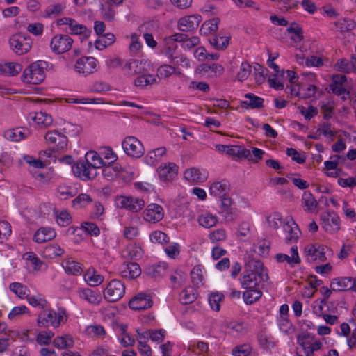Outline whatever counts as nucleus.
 <instances>
[{
	"instance_id": "1",
	"label": "nucleus",
	"mask_w": 356,
	"mask_h": 356,
	"mask_svg": "<svg viewBox=\"0 0 356 356\" xmlns=\"http://www.w3.org/2000/svg\"><path fill=\"white\" fill-rule=\"evenodd\" d=\"M268 280L267 269L259 259L245 258V270L240 279V283L243 289L259 288Z\"/></svg>"
},
{
	"instance_id": "2",
	"label": "nucleus",
	"mask_w": 356,
	"mask_h": 356,
	"mask_svg": "<svg viewBox=\"0 0 356 356\" xmlns=\"http://www.w3.org/2000/svg\"><path fill=\"white\" fill-rule=\"evenodd\" d=\"M68 315L65 307H58L56 310L50 308L44 309L38 316L37 324L41 327L57 328L62 324H65Z\"/></svg>"
},
{
	"instance_id": "3",
	"label": "nucleus",
	"mask_w": 356,
	"mask_h": 356,
	"mask_svg": "<svg viewBox=\"0 0 356 356\" xmlns=\"http://www.w3.org/2000/svg\"><path fill=\"white\" fill-rule=\"evenodd\" d=\"M47 65V62L43 60L33 63L24 70L22 76V81L31 84L42 83L45 79L44 68Z\"/></svg>"
},
{
	"instance_id": "4",
	"label": "nucleus",
	"mask_w": 356,
	"mask_h": 356,
	"mask_svg": "<svg viewBox=\"0 0 356 356\" xmlns=\"http://www.w3.org/2000/svg\"><path fill=\"white\" fill-rule=\"evenodd\" d=\"M297 342L302 348V351L297 352L298 356H314V352L323 346L320 341L307 332L300 334L297 338Z\"/></svg>"
},
{
	"instance_id": "5",
	"label": "nucleus",
	"mask_w": 356,
	"mask_h": 356,
	"mask_svg": "<svg viewBox=\"0 0 356 356\" xmlns=\"http://www.w3.org/2000/svg\"><path fill=\"white\" fill-rule=\"evenodd\" d=\"M125 293V286L118 280H112L108 282L104 291V299L110 302H115L120 300Z\"/></svg>"
},
{
	"instance_id": "6",
	"label": "nucleus",
	"mask_w": 356,
	"mask_h": 356,
	"mask_svg": "<svg viewBox=\"0 0 356 356\" xmlns=\"http://www.w3.org/2000/svg\"><path fill=\"white\" fill-rule=\"evenodd\" d=\"M32 44L33 41L31 37L22 33L13 35L9 40L11 49L18 55H22L29 51Z\"/></svg>"
},
{
	"instance_id": "7",
	"label": "nucleus",
	"mask_w": 356,
	"mask_h": 356,
	"mask_svg": "<svg viewBox=\"0 0 356 356\" xmlns=\"http://www.w3.org/2000/svg\"><path fill=\"white\" fill-rule=\"evenodd\" d=\"M122 147L127 155L132 158H140L145 153L143 143L134 136H127L122 142Z\"/></svg>"
},
{
	"instance_id": "8",
	"label": "nucleus",
	"mask_w": 356,
	"mask_h": 356,
	"mask_svg": "<svg viewBox=\"0 0 356 356\" xmlns=\"http://www.w3.org/2000/svg\"><path fill=\"white\" fill-rule=\"evenodd\" d=\"M320 220L322 228L329 234H334L340 229V218L334 211L321 213Z\"/></svg>"
},
{
	"instance_id": "9",
	"label": "nucleus",
	"mask_w": 356,
	"mask_h": 356,
	"mask_svg": "<svg viewBox=\"0 0 356 356\" xmlns=\"http://www.w3.org/2000/svg\"><path fill=\"white\" fill-rule=\"evenodd\" d=\"M328 248L318 244L310 243L307 245L304 248V254L309 261L323 262L327 259L326 251Z\"/></svg>"
},
{
	"instance_id": "10",
	"label": "nucleus",
	"mask_w": 356,
	"mask_h": 356,
	"mask_svg": "<svg viewBox=\"0 0 356 356\" xmlns=\"http://www.w3.org/2000/svg\"><path fill=\"white\" fill-rule=\"evenodd\" d=\"M74 175L83 181L93 179L97 175V171L86 161H79L72 167Z\"/></svg>"
},
{
	"instance_id": "11",
	"label": "nucleus",
	"mask_w": 356,
	"mask_h": 356,
	"mask_svg": "<svg viewBox=\"0 0 356 356\" xmlns=\"http://www.w3.org/2000/svg\"><path fill=\"white\" fill-rule=\"evenodd\" d=\"M74 40L68 35L57 34L50 42L51 51L56 54H61L68 51L72 47Z\"/></svg>"
},
{
	"instance_id": "12",
	"label": "nucleus",
	"mask_w": 356,
	"mask_h": 356,
	"mask_svg": "<svg viewBox=\"0 0 356 356\" xmlns=\"http://www.w3.org/2000/svg\"><path fill=\"white\" fill-rule=\"evenodd\" d=\"M58 26H67L68 31L72 35H83L85 37L89 36L91 31L89 30L85 25L78 23L74 19L71 17H62L57 20Z\"/></svg>"
},
{
	"instance_id": "13",
	"label": "nucleus",
	"mask_w": 356,
	"mask_h": 356,
	"mask_svg": "<svg viewBox=\"0 0 356 356\" xmlns=\"http://www.w3.org/2000/svg\"><path fill=\"white\" fill-rule=\"evenodd\" d=\"M44 138L47 143L57 151L63 150L67 147V138L58 131H49Z\"/></svg>"
},
{
	"instance_id": "14",
	"label": "nucleus",
	"mask_w": 356,
	"mask_h": 356,
	"mask_svg": "<svg viewBox=\"0 0 356 356\" xmlns=\"http://www.w3.org/2000/svg\"><path fill=\"white\" fill-rule=\"evenodd\" d=\"M201 21L202 16L200 15H186L178 20L177 29L183 32H191L197 29Z\"/></svg>"
},
{
	"instance_id": "15",
	"label": "nucleus",
	"mask_w": 356,
	"mask_h": 356,
	"mask_svg": "<svg viewBox=\"0 0 356 356\" xmlns=\"http://www.w3.org/2000/svg\"><path fill=\"white\" fill-rule=\"evenodd\" d=\"M118 204L120 208L137 213L143 209L145 202L143 199L138 197L121 196L118 198Z\"/></svg>"
},
{
	"instance_id": "16",
	"label": "nucleus",
	"mask_w": 356,
	"mask_h": 356,
	"mask_svg": "<svg viewBox=\"0 0 356 356\" xmlns=\"http://www.w3.org/2000/svg\"><path fill=\"white\" fill-rule=\"evenodd\" d=\"M98 62L93 57H81L77 60L75 69L85 75L92 74L97 70Z\"/></svg>"
},
{
	"instance_id": "17",
	"label": "nucleus",
	"mask_w": 356,
	"mask_h": 356,
	"mask_svg": "<svg viewBox=\"0 0 356 356\" xmlns=\"http://www.w3.org/2000/svg\"><path fill=\"white\" fill-rule=\"evenodd\" d=\"M330 288L334 291L353 290L356 292V278L337 277L331 281Z\"/></svg>"
},
{
	"instance_id": "18",
	"label": "nucleus",
	"mask_w": 356,
	"mask_h": 356,
	"mask_svg": "<svg viewBox=\"0 0 356 356\" xmlns=\"http://www.w3.org/2000/svg\"><path fill=\"white\" fill-rule=\"evenodd\" d=\"M153 301L149 294L140 293L129 302V307L133 310H142L150 308Z\"/></svg>"
},
{
	"instance_id": "19",
	"label": "nucleus",
	"mask_w": 356,
	"mask_h": 356,
	"mask_svg": "<svg viewBox=\"0 0 356 356\" xmlns=\"http://www.w3.org/2000/svg\"><path fill=\"white\" fill-rule=\"evenodd\" d=\"M164 216L163 209L157 204H150L143 212L144 220L149 222L161 221Z\"/></svg>"
},
{
	"instance_id": "20",
	"label": "nucleus",
	"mask_w": 356,
	"mask_h": 356,
	"mask_svg": "<svg viewBox=\"0 0 356 356\" xmlns=\"http://www.w3.org/2000/svg\"><path fill=\"white\" fill-rule=\"evenodd\" d=\"M160 179L163 181H168L173 179L177 175L178 166L175 163H168L161 165L158 169Z\"/></svg>"
},
{
	"instance_id": "21",
	"label": "nucleus",
	"mask_w": 356,
	"mask_h": 356,
	"mask_svg": "<svg viewBox=\"0 0 356 356\" xmlns=\"http://www.w3.org/2000/svg\"><path fill=\"white\" fill-rule=\"evenodd\" d=\"M145 66L146 63L144 60H130L125 63L122 69L127 75L135 76L145 73Z\"/></svg>"
},
{
	"instance_id": "22",
	"label": "nucleus",
	"mask_w": 356,
	"mask_h": 356,
	"mask_svg": "<svg viewBox=\"0 0 356 356\" xmlns=\"http://www.w3.org/2000/svg\"><path fill=\"white\" fill-rule=\"evenodd\" d=\"M178 45L170 36L165 38L160 44V53L170 60L177 54Z\"/></svg>"
},
{
	"instance_id": "23",
	"label": "nucleus",
	"mask_w": 356,
	"mask_h": 356,
	"mask_svg": "<svg viewBox=\"0 0 356 356\" xmlns=\"http://www.w3.org/2000/svg\"><path fill=\"white\" fill-rule=\"evenodd\" d=\"M290 251L291 253V256L284 253H277L275 256V259L278 263L286 262L291 267H293L295 264H299L301 262V259L299 257L297 246H292Z\"/></svg>"
},
{
	"instance_id": "24",
	"label": "nucleus",
	"mask_w": 356,
	"mask_h": 356,
	"mask_svg": "<svg viewBox=\"0 0 356 356\" xmlns=\"http://www.w3.org/2000/svg\"><path fill=\"white\" fill-rule=\"evenodd\" d=\"M221 213L226 221H233L236 218L237 209L232 207V200L225 196L221 197Z\"/></svg>"
},
{
	"instance_id": "25",
	"label": "nucleus",
	"mask_w": 356,
	"mask_h": 356,
	"mask_svg": "<svg viewBox=\"0 0 356 356\" xmlns=\"http://www.w3.org/2000/svg\"><path fill=\"white\" fill-rule=\"evenodd\" d=\"M77 293L81 299L92 305H99L102 300V297L98 291H93L89 288L79 289Z\"/></svg>"
},
{
	"instance_id": "26",
	"label": "nucleus",
	"mask_w": 356,
	"mask_h": 356,
	"mask_svg": "<svg viewBox=\"0 0 356 356\" xmlns=\"http://www.w3.org/2000/svg\"><path fill=\"white\" fill-rule=\"evenodd\" d=\"M141 269L140 266L135 262L124 263L121 266L120 275L122 277L131 280L140 276Z\"/></svg>"
},
{
	"instance_id": "27",
	"label": "nucleus",
	"mask_w": 356,
	"mask_h": 356,
	"mask_svg": "<svg viewBox=\"0 0 356 356\" xmlns=\"http://www.w3.org/2000/svg\"><path fill=\"white\" fill-rule=\"evenodd\" d=\"M56 232L54 228L42 227L39 228L33 235V240L35 243H42L54 239Z\"/></svg>"
},
{
	"instance_id": "28",
	"label": "nucleus",
	"mask_w": 356,
	"mask_h": 356,
	"mask_svg": "<svg viewBox=\"0 0 356 356\" xmlns=\"http://www.w3.org/2000/svg\"><path fill=\"white\" fill-rule=\"evenodd\" d=\"M230 189L229 184L226 180L216 181L209 188V193L216 197L227 196Z\"/></svg>"
},
{
	"instance_id": "29",
	"label": "nucleus",
	"mask_w": 356,
	"mask_h": 356,
	"mask_svg": "<svg viewBox=\"0 0 356 356\" xmlns=\"http://www.w3.org/2000/svg\"><path fill=\"white\" fill-rule=\"evenodd\" d=\"M334 68L344 73L356 74V56L353 55L350 60L341 58L334 64Z\"/></svg>"
},
{
	"instance_id": "30",
	"label": "nucleus",
	"mask_w": 356,
	"mask_h": 356,
	"mask_svg": "<svg viewBox=\"0 0 356 356\" xmlns=\"http://www.w3.org/2000/svg\"><path fill=\"white\" fill-rule=\"evenodd\" d=\"M122 165L118 163H112L104 165L102 169V176L108 181H114L118 179V175H120Z\"/></svg>"
},
{
	"instance_id": "31",
	"label": "nucleus",
	"mask_w": 356,
	"mask_h": 356,
	"mask_svg": "<svg viewBox=\"0 0 356 356\" xmlns=\"http://www.w3.org/2000/svg\"><path fill=\"white\" fill-rule=\"evenodd\" d=\"M283 228L286 233V241H296L298 239L300 235V230L292 218L284 222Z\"/></svg>"
},
{
	"instance_id": "32",
	"label": "nucleus",
	"mask_w": 356,
	"mask_h": 356,
	"mask_svg": "<svg viewBox=\"0 0 356 356\" xmlns=\"http://www.w3.org/2000/svg\"><path fill=\"white\" fill-rule=\"evenodd\" d=\"M168 267V264L164 262L152 264L146 268L145 273L152 278L158 279L165 275Z\"/></svg>"
},
{
	"instance_id": "33",
	"label": "nucleus",
	"mask_w": 356,
	"mask_h": 356,
	"mask_svg": "<svg viewBox=\"0 0 356 356\" xmlns=\"http://www.w3.org/2000/svg\"><path fill=\"white\" fill-rule=\"evenodd\" d=\"M166 149L163 147H159L147 152L145 157V161L149 165H154L156 163L161 160L162 157L165 155Z\"/></svg>"
},
{
	"instance_id": "34",
	"label": "nucleus",
	"mask_w": 356,
	"mask_h": 356,
	"mask_svg": "<svg viewBox=\"0 0 356 356\" xmlns=\"http://www.w3.org/2000/svg\"><path fill=\"white\" fill-rule=\"evenodd\" d=\"M63 268L67 274L79 275L82 273L81 264L72 257L67 258L62 263Z\"/></svg>"
},
{
	"instance_id": "35",
	"label": "nucleus",
	"mask_w": 356,
	"mask_h": 356,
	"mask_svg": "<svg viewBox=\"0 0 356 356\" xmlns=\"http://www.w3.org/2000/svg\"><path fill=\"white\" fill-rule=\"evenodd\" d=\"M84 280L90 286L100 285L104 281V277L97 273L94 268H89L83 275Z\"/></svg>"
},
{
	"instance_id": "36",
	"label": "nucleus",
	"mask_w": 356,
	"mask_h": 356,
	"mask_svg": "<svg viewBox=\"0 0 356 356\" xmlns=\"http://www.w3.org/2000/svg\"><path fill=\"white\" fill-rule=\"evenodd\" d=\"M64 253V249L57 243H51L47 245L42 252L43 256L48 259H54L61 257Z\"/></svg>"
},
{
	"instance_id": "37",
	"label": "nucleus",
	"mask_w": 356,
	"mask_h": 356,
	"mask_svg": "<svg viewBox=\"0 0 356 356\" xmlns=\"http://www.w3.org/2000/svg\"><path fill=\"white\" fill-rule=\"evenodd\" d=\"M245 97L248 99L246 101H243L241 105L243 106H249L254 108H261L264 107V99L255 95L253 93H246Z\"/></svg>"
},
{
	"instance_id": "38",
	"label": "nucleus",
	"mask_w": 356,
	"mask_h": 356,
	"mask_svg": "<svg viewBox=\"0 0 356 356\" xmlns=\"http://www.w3.org/2000/svg\"><path fill=\"white\" fill-rule=\"evenodd\" d=\"M227 154L251 159V152L241 145H228Z\"/></svg>"
},
{
	"instance_id": "39",
	"label": "nucleus",
	"mask_w": 356,
	"mask_h": 356,
	"mask_svg": "<svg viewBox=\"0 0 356 356\" xmlns=\"http://www.w3.org/2000/svg\"><path fill=\"white\" fill-rule=\"evenodd\" d=\"M220 19L215 17L205 21L201 26L200 33L202 35H209L218 30Z\"/></svg>"
},
{
	"instance_id": "40",
	"label": "nucleus",
	"mask_w": 356,
	"mask_h": 356,
	"mask_svg": "<svg viewBox=\"0 0 356 356\" xmlns=\"http://www.w3.org/2000/svg\"><path fill=\"white\" fill-rule=\"evenodd\" d=\"M23 69L18 63H7L0 65V72L5 75L15 76L19 74Z\"/></svg>"
},
{
	"instance_id": "41",
	"label": "nucleus",
	"mask_w": 356,
	"mask_h": 356,
	"mask_svg": "<svg viewBox=\"0 0 356 356\" xmlns=\"http://www.w3.org/2000/svg\"><path fill=\"white\" fill-rule=\"evenodd\" d=\"M302 205L305 211L312 212L318 206V202L311 192L305 191L302 196Z\"/></svg>"
},
{
	"instance_id": "42",
	"label": "nucleus",
	"mask_w": 356,
	"mask_h": 356,
	"mask_svg": "<svg viewBox=\"0 0 356 356\" xmlns=\"http://www.w3.org/2000/svg\"><path fill=\"white\" fill-rule=\"evenodd\" d=\"M246 291L243 293V298L247 305H252L259 300L262 296V292L259 288L245 289Z\"/></svg>"
},
{
	"instance_id": "43",
	"label": "nucleus",
	"mask_w": 356,
	"mask_h": 356,
	"mask_svg": "<svg viewBox=\"0 0 356 356\" xmlns=\"http://www.w3.org/2000/svg\"><path fill=\"white\" fill-rule=\"evenodd\" d=\"M184 178L192 182H203L206 177L202 172L197 168H192L185 170L184 173Z\"/></svg>"
},
{
	"instance_id": "44",
	"label": "nucleus",
	"mask_w": 356,
	"mask_h": 356,
	"mask_svg": "<svg viewBox=\"0 0 356 356\" xmlns=\"http://www.w3.org/2000/svg\"><path fill=\"white\" fill-rule=\"evenodd\" d=\"M86 162L90 163V165L95 169H97L103 167L105 165V162L103 159L95 151H90L86 154Z\"/></svg>"
},
{
	"instance_id": "45",
	"label": "nucleus",
	"mask_w": 356,
	"mask_h": 356,
	"mask_svg": "<svg viewBox=\"0 0 356 356\" xmlns=\"http://www.w3.org/2000/svg\"><path fill=\"white\" fill-rule=\"evenodd\" d=\"M115 40V37L114 34L108 33L99 37L95 42V47L99 50H102L106 47L113 44Z\"/></svg>"
},
{
	"instance_id": "46",
	"label": "nucleus",
	"mask_w": 356,
	"mask_h": 356,
	"mask_svg": "<svg viewBox=\"0 0 356 356\" xmlns=\"http://www.w3.org/2000/svg\"><path fill=\"white\" fill-rule=\"evenodd\" d=\"M31 115L33 120L41 127H48L52 123L51 116L44 112H38Z\"/></svg>"
},
{
	"instance_id": "47",
	"label": "nucleus",
	"mask_w": 356,
	"mask_h": 356,
	"mask_svg": "<svg viewBox=\"0 0 356 356\" xmlns=\"http://www.w3.org/2000/svg\"><path fill=\"white\" fill-rule=\"evenodd\" d=\"M197 298L195 289L188 286L185 288L179 294V300L181 304L188 305L193 302Z\"/></svg>"
},
{
	"instance_id": "48",
	"label": "nucleus",
	"mask_w": 356,
	"mask_h": 356,
	"mask_svg": "<svg viewBox=\"0 0 356 356\" xmlns=\"http://www.w3.org/2000/svg\"><path fill=\"white\" fill-rule=\"evenodd\" d=\"M197 220L200 225L205 228H211L215 226L218 222L217 217L216 216L207 212L200 215Z\"/></svg>"
},
{
	"instance_id": "49",
	"label": "nucleus",
	"mask_w": 356,
	"mask_h": 356,
	"mask_svg": "<svg viewBox=\"0 0 356 356\" xmlns=\"http://www.w3.org/2000/svg\"><path fill=\"white\" fill-rule=\"evenodd\" d=\"M230 36L216 35L209 40L210 44L216 49H223L229 45Z\"/></svg>"
},
{
	"instance_id": "50",
	"label": "nucleus",
	"mask_w": 356,
	"mask_h": 356,
	"mask_svg": "<svg viewBox=\"0 0 356 356\" xmlns=\"http://www.w3.org/2000/svg\"><path fill=\"white\" fill-rule=\"evenodd\" d=\"M86 333L92 337L104 338L106 332L104 327L101 325H90L86 327Z\"/></svg>"
},
{
	"instance_id": "51",
	"label": "nucleus",
	"mask_w": 356,
	"mask_h": 356,
	"mask_svg": "<svg viewBox=\"0 0 356 356\" xmlns=\"http://www.w3.org/2000/svg\"><path fill=\"white\" fill-rule=\"evenodd\" d=\"M252 72V67L248 62H242L240 65L238 72L236 75L235 80L243 81L246 80Z\"/></svg>"
},
{
	"instance_id": "52",
	"label": "nucleus",
	"mask_w": 356,
	"mask_h": 356,
	"mask_svg": "<svg viewBox=\"0 0 356 356\" xmlns=\"http://www.w3.org/2000/svg\"><path fill=\"white\" fill-rule=\"evenodd\" d=\"M66 5L64 3H58L48 6L45 10L46 16L56 17L63 13L65 9Z\"/></svg>"
},
{
	"instance_id": "53",
	"label": "nucleus",
	"mask_w": 356,
	"mask_h": 356,
	"mask_svg": "<svg viewBox=\"0 0 356 356\" xmlns=\"http://www.w3.org/2000/svg\"><path fill=\"white\" fill-rule=\"evenodd\" d=\"M92 201L91 197L86 193H81L75 199L72 200V206L75 209H81L91 203Z\"/></svg>"
},
{
	"instance_id": "54",
	"label": "nucleus",
	"mask_w": 356,
	"mask_h": 356,
	"mask_svg": "<svg viewBox=\"0 0 356 356\" xmlns=\"http://www.w3.org/2000/svg\"><path fill=\"white\" fill-rule=\"evenodd\" d=\"M140 74V76H138L134 80V85L136 87L143 88L148 85L152 84L156 81V79L152 75L147 74L145 73Z\"/></svg>"
},
{
	"instance_id": "55",
	"label": "nucleus",
	"mask_w": 356,
	"mask_h": 356,
	"mask_svg": "<svg viewBox=\"0 0 356 356\" xmlns=\"http://www.w3.org/2000/svg\"><path fill=\"white\" fill-rule=\"evenodd\" d=\"M54 346L58 348L62 349L73 346L72 338L69 335L56 337L53 341Z\"/></svg>"
},
{
	"instance_id": "56",
	"label": "nucleus",
	"mask_w": 356,
	"mask_h": 356,
	"mask_svg": "<svg viewBox=\"0 0 356 356\" xmlns=\"http://www.w3.org/2000/svg\"><path fill=\"white\" fill-rule=\"evenodd\" d=\"M23 258L29 262L35 270H40L41 269L43 262L34 252H26L24 254Z\"/></svg>"
},
{
	"instance_id": "57",
	"label": "nucleus",
	"mask_w": 356,
	"mask_h": 356,
	"mask_svg": "<svg viewBox=\"0 0 356 356\" xmlns=\"http://www.w3.org/2000/svg\"><path fill=\"white\" fill-rule=\"evenodd\" d=\"M9 289L22 299L27 297L28 296L27 292L29 290L27 289V287L21 283L13 282L10 284Z\"/></svg>"
},
{
	"instance_id": "58",
	"label": "nucleus",
	"mask_w": 356,
	"mask_h": 356,
	"mask_svg": "<svg viewBox=\"0 0 356 356\" xmlns=\"http://www.w3.org/2000/svg\"><path fill=\"white\" fill-rule=\"evenodd\" d=\"M56 222L62 227H66L72 222V217L68 211L63 210L56 213Z\"/></svg>"
},
{
	"instance_id": "59",
	"label": "nucleus",
	"mask_w": 356,
	"mask_h": 356,
	"mask_svg": "<svg viewBox=\"0 0 356 356\" xmlns=\"http://www.w3.org/2000/svg\"><path fill=\"white\" fill-rule=\"evenodd\" d=\"M254 79L255 81L258 84H261L265 81V76L267 74L268 70L265 67H263L261 65H260L258 63H256L254 65Z\"/></svg>"
},
{
	"instance_id": "60",
	"label": "nucleus",
	"mask_w": 356,
	"mask_h": 356,
	"mask_svg": "<svg viewBox=\"0 0 356 356\" xmlns=\"http://www.w3.org/2000/svg\"><path fill=\"white\" fill-rule=\"evenodd\" d=\"M11 225L7 221L0 222V243H3L10 236Z\"/></svg>"
},
{
	"instance_id": "61",
	"label": "nucleus",
	"mask_w": 356,
	"mask_h": 356,
	"mask_svg": "<svg viewBox=\"0 0 356 356\" xmlns=\"http://www.w3.org/2000/svg\"><path fill=\"white\" fill-rule=\"evenodd\" d=\"M170 62L172 63L173 66H181L183 68H188L191 66L190 60L183 54H177Z\"/></svg>"
},
{
	"instance_id": "62",
	"label": "nucleus",
	"mask_w": 356,
	"mask_h": 356,
	"mask_svg": "<svg viewBox=\"0 0 356 356\" xmlns=\"http://www.w3.org/2000/svg\"><path fill=\"white\" fill-rule=\"evenodd\" d=\"M150 240L153 243H157L160 244L166 243L169 241V237L168 235L159 230L152 232L149 236Z\"/></svg>"
},
{
	"instance_id": "63",
	"label": "nucleus",
	"mask_w": 356,
	"mask_h": 356,
	"mask_svg": "<svg viewBox=\"0 0 356 356\" xmlns=\"http://www.w3.org/2000/svg\"><path fill=\"white\" fill-rule=\"evenodd\" d=\"M267 222L270 227L276 229L283 223L282 215L279 213H273L267 217Z\"/></svg>"
},
{
	"instance_id": "64",
	"label": "nucleus",
	"mask_w": 356,
	"mask_h": 356,
	"mask_svg": "<svg viewBox=\"0 0 356 356\" xmlns=\"http://www.w3.org/2000/svg\"><path fill=\"white\" fill-rule=\"evenodd\" d=\"M81 229L92 236H97L100 234V229L98 226L91 222H84L81 225Z\"/></svg>"
}]
</instances>
